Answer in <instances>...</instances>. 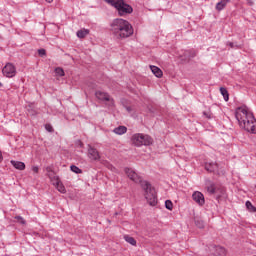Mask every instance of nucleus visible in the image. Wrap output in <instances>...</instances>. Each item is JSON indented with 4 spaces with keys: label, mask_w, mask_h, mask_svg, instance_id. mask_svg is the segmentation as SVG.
I'll use <instances>...</instances> for the list:
<instances>
[{
    "label": "nucleus",
    "mask_w": 256,
    "mask_h": 256,
    "mask_svg": "<svg viewBox=\"0 0 256 256\" xmlns=\"http://www.w3.org/2000/svg\"><path fill=\"white\" fill-rule=\"evenodd\" d=\"M88 157L92 161H99V159H101V156L99 155V151H97V149L91 146H89L88 148Z\"/></svg>",
    "instance_id": "obj_9"
},
{
    "label": "nucleus",
    "mask_w": 256,
    "mask_h": 256,
    "mask_svg": "<svg viewBox=\"0 0 256 256\" xmlns=\"http://www.w3.org/2000/svg\"><path fill=\"white\" fill-rule=\"evenodd\" d=\"M110 27L111 32L115 37H117V39H127L134 33L131 23L123 18L114 19Z\"/></svg>",
    "instance_id": "obj_3"
},
{
    "label": "nucleus",
    "mask_w": 256,
    "mask_h": 256,
    "mask_svg": "<svg viewBox=\"0 0 256 256\" xmlns=\"http://www.w3.org/2000/svg\"><path fill=\"white\" fill-rule=\"evenodd\" d=\"M95 95L99 101L108 102L110 105H113V99H111V96L108 93L103 91H96Z\"/></svg>",
    "instance_id": "obj_7"
},
{
    "label": "nucleus",
    "mask_w": 256,
    "mask_h": 256,
    "mask_svg": "<svg viewBox=\"0 0 256 256\" xmlns=\"http://www.w3.org/2000/svg\"><path fill=\"white\" fill-rule=\"evenodd\" d=\"M70 169H71V171H72L73 173H76L77 175H79V173H82V172H83L79 167H77V166H75V165L70 166Z\"/></svg>",
    "instance_id": "obj_24"
},
{
    "label": "nucleus",
    "mask_w": 256,
    "mask_h": 256,
    "mask_svg": "<svg viewBox=\"0 0 256 256\" xmlns=\"http://www.w3.org/2000/svg\"><path fill=\"white\" fill-rule=\"evenodd\" d=\"M184 55H185V57L188 58V59H190V57H195V53H192V54H191V52H190L189 50H186V51L184 52Z\"/></svg>",
    "instance_id": "obj_27"
},
{
    "label": "nucleus",
    "mask_w": 256,
    "mask_h": 256,
    "mask_svg": "<svg viewBox=\"0 0 256 256\" xmlns=\"http://www.w3.org/2000/svg\"><path fill=\"white\" fill-rule=\"evenodd\" d=\"M45 129L48 133H53V126H51V124H46Z\"/></svg>",
    "instance_id": "obj_28"
},
{
    "label": "nucleus",
    "mask_w": 256,
    "mask_h": 256,
    "mask_svg": "<svg viewBox=\"0 0 256 256\" xmlns=\"http://www.w3.org/2000/svg\"><path fill=\"white\" fill-rule=\"evenodd\" d=\"M104 1L105 3H108V5H111V7H115L120 17H125L126 15H131V13H133V7L125 3L124 0H104Z\"/></svg>",
    "instance_id": "obj_4"
},
{
    "label": "nucleus",
    "mask_w": 256,
    "mask_h": 256,
    "mask_svg": "<svg viewBox=\"0 0 256 256\" xmlns=\"http://www.w3.org/2000/svg\"><path fill=\"white\" fill-rule=\"evenodd\" d=\"M235 117L242 129H245L248 133H256V120L251 111H248L247 107L241 106L236 109Z\"/></svg>",
    "instance_id": "obj_2"
},
{
    "label": "nucleus",
    "mask_w": 256,
    "mask_h": 256,
    "mask_svg": "<svg viewBox=\"0 0 256 256\" xmlns=\"http://www.w3.org/2000/svg\"><path fill=\"white\" fill-rule=\"evenodd\" d=\"M150 69H151L153 75H155V77H157L158 79H161L163 77V71L160 70L159 67H157V66H150Z\"/></svg>",
    "instance_id": "obj_15"
},
{
    "label": "nucleus",
    "mask_w": 256,
    "mask_h": 256,
    "mask_svg": "<svg viewBox=\"0 0 256 256\" xmlns=\"http://www.w3.org/2000/svg\"><path fill=\"white\" fill-rule=\"evenodd\" d=\"M231 0H221L216 4V11H223L225 7H227V3H229Z\"/></svg>",
    "instance_id": "obj_16"
},
{
    "label": "nucleus",
    "mask_w": 256,
    "mask_h": 256,
    "mask_svg": "<svg viewBox=\"0 0 256 256\" xmlns=\"http://www.w3.org/2000/svg\"><path fill=\"white\" fill-rule=\"evenodd\" d=\"M220 93L224 98V101H229V92L227 91V89L221 87L220 88Z\"/></svg>",
    "instance_id": "obj_19"
},
{
    "label": "nucleus",
    "mask_w": 256,
    "mask_h": 256,
    "mask_svg": "<svg viewBox=\"0 0 256 256\" xmlns=\"http://www.w3.org/2000/svg\"><path fill=\"white\" fill-rule=\"evenodd\" d=\"M15 219H17V221L19 223H21L22 225H25V223H26L25 219L23 217H21V216H16Z\"/></svg>",
    "instance_id": "obj_29"
},
{
    "label": "nucleus",
    "mask_w": 256,
    "mask_h": 256,
    "mask_svg": "<svg viewBox=\"0 0 256 256\" xmlns=\"http://www.w3.org/2000/svg\"><path fill=\"white\" fill-rule=\"evenodd\" d=\"M0 87H3V83L0 82Z\"/></svg>",
    "instance_id": "obj_37"
},
{
    "label": "nucleus",
    "mask_w": 256,
    "mask_h": 256,
    "mask_svg": "<svg viewBox=\"0 0 256 256\" xmlns=\"http://www.w3.org/2000/svg\"><path fill=\"white\" fill-rule=\"evenodd\" d=\"M52 185H54V187H56L57 191H59V193H67V190L65 189V186L63 185V183H61V180H56L54 183H52Z\"/></svg>",
    "instance_id": "obj_13"
},
{
    "label": "nucleus",
    "mask_w": 256,
    "mask_h": 256,
    "mask_svg": "<svg viewBox=\"0 0 256 256\" xmlns=\"http://www.w3.org/2000/svg\"><path fill=\"white\" fill-rule=\"evenodd\" d=\"M124 171L131 181H134V183H140L142 189L144 190V197L146 201L149 203V205L155 207V205H157V193L155 192V188H153L149 182L141 180V177H139L135 170L125 168Z\"/></svg>",
    "instance_id": "obj_1"
},
{
    "label": "nucleus",
    "mask_w": 256,
    "mask_h": 256,
    "mask_svg": "<svg viewBox=\"0 0 256 256\" xmlns=\"http://www.w3.org/2000/svg\"><path fill=\"white\" fill-rule=\"evenodd\" d=\"M55 73L58 75V77H65V71L61 67H57L55 69Z\"/></svg>",
    "instance_id": "obj_22"
},
{
    "label": "nucleus",
    "mask_w": 256,
    "mask_h": 256,
    "mask_svg": "<svg viewBox=\"0 0 256 256\" xmlns=\"http://www.w3.org/2000/svg\"><path fill=\"white\" fill-rule=\"evenodd\" d=\"M124 239L126 241V243H129L130 245H137V241L135 240V238L131 237V236H124Z\"/></svg>",
    "instance_id": "obj_20"
},
{
    "label": "nucleus",
    "mask_w": 256,
    "mask_h": 256,
    "mask_svg": "<svg viewBox=\"0 0 256 256\" xmlns=\"http://www.w3.org/2000/svg\"><path fill=\"white\" fill-rule=\"evenodd\" d=\"M76 35L78 39H85V37L89 35V29H85V28L80 29L76 32Z\"/></svg>",
    "instance_id": "obj_17"
},
{
    "label": "nucleus",
    "mask_w": 256,
    "mask_h": 256,
    "mask_svg": "<svg viewBox=\"0 0 256 256\" xmlns=\"http://www.w3.org/2000/svg\"><path fill=\"white\" fill-rule=\"evenodd\" d=\"M46 3H53V0H45Z\"/></svg>",
    "instance_id": "obj_35"
},
{
    "label": "nucleus",
    "mask_w": 256,
    "mask_h": 256,
    "mask_svg": "<svg viewBox=\"0 0 256 256\" xmlns=\"http://www.w3.org/2000/svg\"><path fill=\"white\" fill-rule=\"evenodd\" d=\"M131 141L135 147L149 146L153 144V138L147 134L136 133L132 136Z\"/></svg>",
    "instance_id": "obj_5"
},
{
    "label": "nucleus",
    "mask_w": 256,
    "mask_h": 256,
    "mask_svg": "<svg viewBox=\"0 0 256 256\" xmlns=\"http://www.w3.org/2000/svg\"><path fill=\"white\" fill-rule=\"evenodd\" d=\"M207 191L210 195H215L217 193V187H215V184L211 181H208L206 183Z\"/></svg>",
    "instance_id": "obj_14"
},
{
    "label": "nucleus",
    "mask_w": 256,
    "mask_h": 256,
    "mask_svg": "<svg viewBox=\"0 0 256 256\" xmlns=\"http://www.w3.org/2000/svg\"><path fill=\"white\" fill-rule=\"evenodd\" d=\"M2 73L4 77H8V79H11L17 75V68L15 67V65H13V63H7L3 67Z\"/></svg>",
    "instance_id": "obj_6"
},
{
    "label": "nucleus",
    "mask_w": 256,
    "mask_h": 256,
    "mask_svg": "<svg viewBox=\"0 0 256 256\" xmlns=\"http://www.w3.org/2000/svg\"><path fill=\"white\" fill-rule=\"evenodd\" d=\"M205 169L209 173H219V164L216 162H206Z\"/></svg>",
    "instance_id": "obj_10"
},
{
    "label": "nucleus",
    "mask_w": 256,
    "mask_h": 256,
    "mask_svg": "<svg viewBox=\"0 0 256 256\" xmlns=\"http://www.w3.org/2000/svg\"><path fill=\"white\" fill-rule=\"evenodd\" d=\"M113 133H115L116 135H125V133H127V127L118 126L113 130Z\"/></svg>",
    "instance_id": "obj_18"
},
{
    "label": "nucleus",
    "mask_w": 256,
    "mask_h": 256,
    "mask_svg": "<svg viewBox=\"0 0 256 256\" xmlns=\"http://www.w3.org/2000/svg\"><path fill=\"white\" fill-rule=\"evenodd\" d=\"M46 175L49 177L51 183H55L59 179V176L55 175V171H53L51 166L46 167Z\"/></svg>",
    "instance_id": "obj_11"
},
{
    "label": "nucleus",
    "mask_w": 256,
    "mask_h": 256,
    "mask_svg": "<svg viewBox=\"0 0 256 256\" xmlns=\"http://www.w3.org/2000/svg\"><path fill=\"white\" fill-rule=\"evenodd\" d=\"M33 173H39V166H32Z\"/></svg>",
    "instance_id": "obj_32"
},
{
    "label": "nucleus",
    "mask_w": 256,
    "mask_h": 256,
    "mask_svg": "<svg viewBox=\"0 0 256 256\" xmlns=\"http://www.w3.org/2000/svg\"><path fill=\"white\" fill-rule=\"evenodd\" d=\"M10 163L13 166V168L18 169V171H24L25 169V163L21 161L11 160Z\"/></svg>",
    "instance_id": "obj_12"
},
{
    "label": "nucleus",
    "mask_w": 256,
    "mask_h": 256,
    "mask_svg": "<svg viewBox=\"0 0 256 256\" xmlns=\"http://www.w3.org/2000/svg\"><path fill=\"white\" fill-rule=\"evenodd\" d=\"M192 199H193V201H195V203H197L201 207H203V205H205V196L203 195V193H201L199 191H195L192 194Z\"/></svg>",
    "instance_id": "obj_8"
},
{
    "label": "nucleus",
    "mask_w": 256,
    "mask_h": 256,
    "mask_svg": "<svg viewBox=\"0 0 256 256\" xmlns=\"http://www.w3.org/2000/svg\"><path fill=\"white\" fill-rule=\"evenodd\" d=\"M165 207L168 209V211H173V202L171 200H166Z\"/></svg>",
    "instance_id": "obj_23"
},
{
    "label": "nucleus",
    "mask_w": 256,
    "mask_h": 256,
    "mask_svg": "<svg viewBox=\"0 0 256 256\" xmlns=\"http://www.w3.org/2000/svg\"><path fill=\"white\" fill-rule=\"evenodd\" d=\"M221 254L220 255H225V248H220Z\"/></svg>",
    "instance_id": "obj_33"
},
{
    "label": "nucleus",
    "mask_w": 256,
    "mask_h": 256,
    "mask_svg": "<svg viewBox=\"0 0 256 256\" xmlns=\"http://www.w3.org/2000/svg\"><path fill=\"white\" fill-rule=\"evenodd\" d=\"M38 54L40 55V57H43L46 54L45 49H39Z\"/></svg>",
    "instance_id": "obj_31"
},
{
    "label": "nucleus",
    "mask_w": 256,
    "mask_h": 256,
    "mask_svg": "<svg viewBox=\"0 0 256 256\" xmlns=\"http://www.w3.org/2000/svg\"><path fill=\"white\" fill-rule=\"evenodd\" d=\"M203 115L207 118V119H213V114L209 113V112H204Z\"/></svg>",
    "instance_id": "obj_30"
},
{
    "label": "nucleus",
    "mask_w": 256,
    "mask_h": 256,
    "mask_svg": "<svg viewBox=\"0 0 256 256\" xmlns=\"http://www.w3.org/2000/svg\"><path fill=\"white\" fill-rule=\"evenodd\" d=\"M227 45H228L231 49H241V45L235 44L234 42H227Z\"/></svg>",
    "instance_id": "obj_25"
},
{
    "label": "nucleus",
    "mask_w": 256,
    "mask_h": 256,
    "mask_svg": "<svg viewBox=\"0 0 256 256\" xmlns=\"http://www.w3.org/2000/svg\"><path fill=\"white\" fill-rule=\"evenodd\" d=\"M1 161H3V154L0 151V163H1Z\"/></svg>",
    "instance_id": "obj_34"
},
{
    "label": "nucleus",
    "mask_w": 256,
    "mask_h": 256,
    "mask_svg": "<svg viewBox=\"0 0 256 256\" xmlns=\"http://www.w3.org/2000/svg\"><path fill=\"white\" fill-rule=\"evenodd\" d=\"M246 208L248 209V211H251V213L256 212V208H255V206H253L251 201H246Z\"/></svg>",
    "instance_id": "obj_21"
},
{
    "label": "nucleus",
    "mask_w": 256,
    "mask_h": 256,
    "mask_svg": "<svg viewBox=\"0 0 256 256\" xmlns=\"http://www.w3.org/2000/svg\"><path fill=\"white\" fill-rule=\"evenodd\" d=\"M248 4H249V5H253V1L249 0V1H248Z\"/></svg>",
    "instance_id": "obj_36"
},
{
    "label": "nucleus",
    "mask_w": 256,
    "mask_h": 256,
    "mask_svg": "<svg viewBox=\"0 0 256 256\" xmlns=\"http://www.w3.org/2000/svg\"><path fill=\"white\" fill-rule=\"evenodd\" d=\"M195 225L198 226L199 229H203V227H205V224L201 220H196Z\"/></svg>",
    "instance_id": "obj_26"
}]
</instances>
